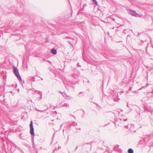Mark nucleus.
<instances>
[{"instance_id": "1", "label": "nucleus", "mask_w": 153, "mask_h": 153, "mask_svg": "<svg viewBox=\"0 0 153 153\" xmlns=\"http://www.w3.org/2000/svg\"><path fill=\"white\" fill-rule=\"evenodd\" d=\"M30 134L32 135L31 137V141H34V129L33 126V122L32 121H31L30 124Z\"/></svg>"}, {"instance_id": "2", "label": "nucleus", "mask_w": 153, "mask_h": 153, "mask_svg": "<svg viewBox=\"0 0 153 153\" xmlns=\"http://www.w3.org/2000/svg\"><path fill=\"white\" fill-rule=\"evenodd\" d=\"M13 72L14 73V74L15 75L16 77L18 79L19 81H21L22 78L19 74V71L17 70V68L14 66L13 67Z\"/></svg>"}, {"instance_id": "3", "label": "nucleus", "mask_w": 153, "mask_h": 153, "mask_svg": "<svg viewBox=\"0 0 153 153\" xmlns=\"http://www.w3.org/2000/svg\"><path fill=\"white\" fill-rule=\"evenodd\" d=\"M127 10L128 13L129 14L134 16H137V14L135 12V11L130 10L129 9H127Z\"/></svg>"}, {"instance_id": "4", "label": "nucleus", "mask_w": 153, "mask_h": 153, "mask_svg": "<svg viewBox=\"0 0 153 153\" xmlns=\"http://www.w3.org/2000/svg\"><path fill=\"white\" fill-rule=\"evenodd\" d=\"M62 96L65 99L70 100L72 99L71 97L67 95L65 93L62 94Z\"/></svg>"}, {"instance_id": "5", "label": "nucleus", "mask_w": 153, "mask_h": 153, "mask_svg": "<svg viewBox=\"0 0 153 153\" xmlns=\"http://www.w3.org/2000/svg\"><path fill=\"white\" fill-rule=\"evenodd\" d=\"M30 91L31 90L33 91V92H32V94H34L35 93H36V92L38 94H39L40 95V96H42V94L41 92L40 91H37V90H32V89H30Z\"/></svg>"}, {"instance_id": "6", "label": "nucleus", "mask_w": 153, "mask_h": 153, "mask_svg": "<svg viewBox=\"0 0 153 153\" xmlns=\"http://www.w3.org/2000/svg\"><path fill=\"white\" fill-rule=\"evenodd\" d=\"M127 120H128L127 119H120L117 120L116 122V123L117 124L118 122H121L122 123H124V122Z\"/></svg>"}, {"instance_id": "7", "label": "nucleus", "mask_w": 153, "mask_h": 153, "mask_svg": "<svg viewBox=\"0 0 153 153\" xmlns=\"http://www.w3.org/2000/svg\"><path fill=\"white\" fill-rule=\"evenodd\" d=\"M51 52L52 54L54 55L56 54L57 52L56 50L54 48L51 50Z\"/></svg>"}, {"instance_id": "8", "label": "nucleus", "mask_w": 153, "mask_h": 153, "mask_svg": "<svg viewBox=\"0 0 153 153\" xmlns=\"http://www.w3.org/2000/svg\"><path fill=\"white\" fill-rule=\"evenodd\" d=\"M128 153H133L134 151L133 150L131 149H129L128 150Z\"/></svg>"}, {"instance_id": "9", "label": "nucleus", "mask_w": 153, "mask_h": 153, "mask_svg": "<svg viewBox=\"0 0 153 153\" xmlns=\"http://www.w3.org/2000/svg\"><path fill=\"white\" fill-rule=\"evenodd\" d=\"M69 106V105L67 103H65L62 106L63 107H68Z\"/></svg>"}, {"instance_id": "10", "label": "nucleus", "mask_w": 153, "mask_h": 153, "mask_svg": "<svg viewBox=\"0 0 153 153\" xmlns=\"http://www.w3.org/2000/svg\"><path fill=\"white\" fill-rule=\"evenodd\" d=\"M71 125L73 126H76L77 125V124L75 122H73L72 123Z\"/></svg>"}, {"instance_id": "11", "label": "nucleus", "mask_w": 153, "mask_h": 153, "mask_svg": "<svg viewBox=\"0 0 153 153\" xmlns=\"http://www.w3.org/2000/svg\"><path fill=\"white\" fill-rule=\"evenodd\" d=\"M96 5L97 4V2L96 0H92Z\"/></svg>"}, {"instance_id": "12", "label": "nucleus", "mask_w": 153, "mask_h": 153, "mask_svg": "<svg viewBox=\"0 0 153 153\" xmlns=\"http://www.w3.org/2000/svg\"><path fill=\"white\" fill-rule=\"evenodd\" d=\"M32 144L33 147H34L35 146H34V141H32Z\"/></svg>"}, {"instance_id": "13", "label": "nucleus", "mask_w": 153, "mask_h": 153, "mask_svg": "<svg viewBox=\"0 0 153 153\" xmlns=\"http://www.w3.org/2000/svg\"><path fill=\"white\" fill-rule=\"evenodd\" d=\"M119 147V145H117L116 146L114 147V149H117Z\"/></svg>"}, {"instance_id": "14", "label": "nucleus", "mask_w": 153, "mask_h": 153, "mask_svg": "<svg viewBox=\"0 0 153 153\" xmlns=\"http://www.w3.org/2000/svg\"><path fill=\"white\" fill-rule=\"evenodd\" d=\"M124 126H125L126 128H128V125H124Z\"/></svg>"}, {"instance_id": "15", "label": "nucleus", "mask_w": 153, "mask_h": 153, "mask_svg": "<svg viewBox=\"0 0 153 153\" xmlns=\"http://www.w3.org/2000/svg\"><path fill=\"white\" fill-rule=\"evenodd\" d=\"M145 88V86H143V87L142 88H140L139 89V90H141L143 88Z\"/></svg>"}, {"instance_id": "16", "label": "nucleus", "mask_w": 153, "mask_h": 153, "mask_svg": "<svg viewBox=\"0 0 153 153\" xmlns=\"http://www.w3.org/2000/svg\"><path fill=\"white\" fill-rule=\"evenodd\" d=\"M132 92L133 93H138V92L137 91H132Z\"/></svg>"}, {"instance_id": "17", "label": "nucleus", "mask_w": 153, "mask_h": 153, "mask_svg": "<svg viewBox=\"0 0 153 153\" xmlns=\"http://www.w3.org/2000/svg\"><path fill=\"white\" fill-rule=\"evenodd\" d=\"M130 91H131L132 90V88L131 87H130L129 89Z\"/></svg>"}, {"instance_id": "18", "label": "nucleus", "mask_w": 153, "mask_h": 153, "mask_svg": "<svg viewBox=\"0 0 153 153\" xmlns=\"http://www.w3.org/2000/svg\"><path fill=\"white\" fill-rule=\"evenodd\" d=\"M78 148V147H76L75 148V151H76L77 149Z\"/></svg>"}, {"instance_id": "19", "label": "nucleus", "mask_w": 153, "mask_h": 153, "mask_svg": "<svg viewBox=\"0 0 153 153\" xmlns=\"http://www.w3.org/2000/svg\"><path fill=\"white\" fill-rule=\"evenodd\" d=\"M59 92L61 94H62H62H63V93H63V92H61V91H59Z\"/></svg>"}, {"instance_id": "20", "label": "nucleus", "mask_w": 153, "mask_h": 153, "mask_svg": "<svg viewBox=\"0 0 153 153\" xmlns=\"http://www.w3.org/2000/svg\"><path fill=\"white\" fill-rule=\"evenodd\" d=\"M69 42V43L71 45H72V44H71V42Z\"/></svg>"}, {"instance_id": "21", "label": "nucleus", "mask_w": 153, "mask_h": 153, "mask_svg": "<svg viewBox=\"0 0 153 153\" xmlns=\"http://www.w3.org/2000/svg\"><path fill=\"white\" fill-rule=\"evenodd\" d=\"M42 96H40V99H42Z\"/></svg>"}, {"instance_id": "22", "label": "nucleus", "mask_w": 153, "mask_h": 153, "mask_svg": "<svg viewBox=\"0 0 153 153\" xmlns=\"http://www.w3.org/2000/svg\"><path fill=\"white\" fill-rule=\"evenodd\" d=\"M77 65H78V66L79 67H80V66H80V65H79V63Z\"/></svg>"}, {"instance_id": "23", "label": "nucleus", "mask_w": 153, "mask_h": 153, "mask_svg": "<svg viewBox=\"0 0 153 153\" xmlns=\"http://www.w3.org/2000/svg\"><path fill=\"white\" fill-rule=\"evenodd\" d=\"M10 93H11L12 94V91H10Z\"/></svg>"}, {"instance_id": "24", "label": "nucleus", "mask_w": 153, "mask_h": 153, "mask_svg": "<svg viewBox=\"0 0 153 153\" xmlns=\"http://www.w3.org/2000/svg\"><path fill=\"white\" fill-rule=\"evenodd\" d=\"M127 107H128V103L127 104Z\"/></svg>"}, {"instance_id": "25", "label": "nucleus", "mask_w": 153, "mask_h": 153, "mask_svg": "<svg viewBox=\"0 0 153 153\" xmlns=\"http://www.w3.org/2000/svg\"><path fill=\"white\" fill-rule=\"evenodd\" d=\"M83 111L84 113H85V112L84 110H83Z\"/></svg>"}, {"instance_id": "26", "label": "nucleus", "mask_w": 153, "mask_h": 153, "mask_svg": "<svg viewBox=\"0 0 153 153\" xmlns=\"http://www.w3.org/2000/svg\"><path fill=\"white\" fill-rule=\"evenodd\" d=\"M125 125H127V124H128V123H125Z\"/></svg>"}, {"instance_id": "27", "label": "nucleus", "mask_w": 153, "mask_h": 153, "mask_svg": "<svg viewBox=\"0 0 153 153\" xmlns=\"http://www.w3.org/2000/svg\"><path fill=\"white\" fill-rule=\"evenodd\" d=\"M41 79H42V80H43V78H41Z\"/></svg>"}, {"instance_id": "28", "label": "nucleus", "mask_w": 153, "mask_h": 153, "mask_svg": "<svg viewBox=\"0 0 153 153\" xmlns=\"http://www.w3.org/2000/svg\"><path fill=\"white\" fill-rule=\"evenodd\" d=\"M81 92H80V93H79V94H81Z\"/></svg>"}, {"instance_id": "29", "label": "nucleus", "mask_w": 153, "mask_h": 153, "mask_svg": "<svg viewBox=\"0 0 153 153\" xmlns=\"http://www.w3.org/2000/svg\"><path fill=\"white\" fill-rule=\"evenodd\" d=\"M73 76L74 77V75H73Z\"/></svg>"}, {"instance_id": "30", "label": "nucleus", "mask_w": 153, "mask_h": 153, "mask_svg": "<svg viewBox=\"0 0 153 153\" xmlns=\"http://www.w3.org/2000/svg\"><path fill=\"white\" fill-rule=\"evenodd\" d=\"M40 112H42V111H39Z\"/></svg>"}]
</instances>
